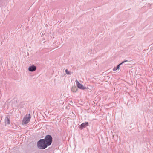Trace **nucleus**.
I'll use <instances>...</instances> for the list:
<instances>
[{"label":"nucleus","instance_id":"nucleus-7","mask_svg":"<svg viewBox=\"0 0 153 153\" xmlns=\"http://www.w3.org/2000/svg\"><path fill=\"white\" fill-rule=\"evenodd\" d=\"M71 91L73 92H76L77 91V89L76 87L74 86L71 88Z\"/></svg>","mask_w":153,"mask_h":153},{"label":"nucleus","instance_id":"nucleus-2","mask_svg":"<svg viewBox=\"0 0 153 153\" xmlns=\"http://www.w3.org/2000/svg\"><path fill=\"white\" fill-rule=\"evenodd\" d=\"M30 114H26L23 119L22 122V124L23 125L27 124L30 122Z\"/></svg>","mask_w":153,"mask_h":153},{"label":"nucleus","instance_id":"nucleus-9","mask_svg":"<svg viewBox=\"0 0 153 153\" xmlns=\"http://www.w3.org/2000/svg\"><path fill=\"white\" fill-rule=\"evenodd\" d=\"M65 72H66V73L67 74H70V73L68 71V70H67V69H66L65 70Z\"/></svg>","mask_w":153,"mask_h":153},{"label":"nucleus","instance_id":"nucleus-4","mask_svg":"<svg viewBox=\"0 0 153 153\" xmlns=\"http://www.w3.org/2000/svg\"><path fill=\"white\" fill-rule=\"evenodd\" d=\"M88 122H86L85 123H82L78 127L81 130L88 126Z\"/></svg>","mask_w":153,"mask_h":153},{"label":"nucleus","instance_id":"nucleus-8","mask_svg":"<svg viewBox=\"0 0 153 153\" xmlns=\"http://www.w3.org/2000/svg\"><path fill=\"white\" fill-rule=\"evenodd\" d=\"M5 123L9 125L10 124V119L8 117H6L5 119Z\"/></svg>","mask_w":153,"mask_h":153},{"label":"nucleus","instance_id":"nucleus-3","mask_svg":"<svg viewBox=\"0 0 153 153\" xmlns=\"http://www.w3.org/2000/svg\"><path fill=\"white\" fill-rule=\"evenodd\" d=\"M76 83L77 86L79 88L82 90H85L87 89L86 87H84L83 85L80 83L77 80H76Z\"/></svg>","mask_w":153,"mask_h":153},{"label":"nucleus","instance_id":"nucleus-6","mask_svg":"<svg viewBox=\"0 0 153 153\" xmlns=\"http://www.w3.org/2000/svg\"><path fill=\"white\" fill-rule=\"evenodd\" d=\"M127 61V60H126V61H125V62H126ZM124 62H123L121 63H120V64H119V65H118L117 66V67L116 68H115V67L114 68H113V70L114 71H115L117 70V69H119L120 67V65H121L122 64H123V63H124Z\"/></svg>","mask_w":153,"mask_h":153},{"label":"nucleus","instance_id":"nucleus-1","mask_svg":"<svg viewBox=\"0 0 153 153\" xmlns=\"http://www.w3.org/2000/svg\"><path fill=\"white\" fill-rule=\"evenodd\" d=\"M52 141V138L50 135L46 136L44 139H41L37 143V146L38 148L45 149L48 146L51 145Z\"/></svg>","mask_w":153,"mask_h":153},{"label":"nucleus","instance_id":"nucleus-5","mask_svg":"<svg viewBox=\"0 0 153 153\" xmlns=\"http://www.w3.org/2000/svg\"><path fill=\"white\" fill-rule=\"evenodd\" d=\"M36 67L34 65L30 66L28 68V70L30 71H34L36 70Z\"/></svg>","mask_w":153,"mask_h":153}]
</instances>
